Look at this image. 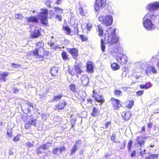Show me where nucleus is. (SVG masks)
Returning a JSON list of instances; mask_svg holds the SVG:
<instances>
[{
    "label": "nucleus",
    "instance_id": "30",
    "mask_svg": "<svg viewBox=\"0 0 159 159\" xmlns=\"http://www.w3.org/2000/svg\"><path fill=\"white\" fill-rule=\"evenodd\" d=\"M158 157L157 154H150L146 157L145 159H156Z\"/></svg>",
    "mask_w": 159,
    "mask_h": 159
},
{
    "label": "nucleus",
    "instance_id": "43",
    "mask_svg": "<svg viewBox=\"0 0 159 159\" xmlns=\"http://www.w3.org/2000/svg\"><path fill=\"white\" fill-rule=\"evenodd\" d=\"M59 152L60 154L62 153V152L63 151H65L66 150V148L64 146H61L60 148H59Z\"/></svg>",
    "mask_w": 159,
    "mask_h": 159
},
{
    "label": "nucleus",
    "instance_id": "63",
    "mask_svg": "<svg viewBox=\"0 0 159 159\" xmlns=\"http://www.w3.org/2000/svg\"><path fill=\"white\" fill-rule=\"evenodd\" d=\"M84 149H81L80 151V154L82 155L84 152Z\"/></svg>",
    "mask_w": 159,
    "mask_h": 159
},
{
    "label": "nucleus",
    "instance_id": "54",
    "mask_svg": "<svg viewBox=\"0 0 159 159\" xmlns=\"http://www.w3.org/2000/svg\"><path fill=\"white\" fill-rule=\"evenodd\" d=\"M125 143H123L121 144L120 146V149H124L125 146Z\"/></svg>",
    "mask_w": 159,
    "mask_h": 159
},
{
    "label": "nucleus",
    "instance_id": "6",
    "mask_svg": "<svg viewBox=\"0 0 159 159\" xmlns=\"http://www.w3.org/2000/svg\"><path fill=\"white\" fill-rule=\"evenodd\" d=\"M106 3V0H96L95 5V9L97 11L100 8L104 7Z\"/></svg>",
    "mask_w": 159,
    "mask_h": 159
},
{
    "label": "nucleus",
    "instance_id": "5",
    "mask_svg": "<svg viewBox=\"0 0 159 159\" xmlns=\"http://www.w3.org/2000/svg\"><path fill=\"white\" fill-rule=\"evenodd\" d=\"M116 59L118 62L120 63L121 65L126 64L128 61L127 56L121 53L118 54Z\"/></svg>",
    "mask_w": 159,
    "mask_h": 159
},
{
    "label": "nucleus",
    "instance_id": "29",
    "mask_svg": "<svg viewBox=\"0 0 159 159\" xmlns=\"http://www.w3.org/2000/svg\"><path fill=\"white\" fill-rule=\"evenodd\" d=\"M138 154L141 156H143L146 153L145 149L143 148H140L138 152Z\"/></svg>",
    "mask_w": 159,
    "mask_h": 159
},
{
    "label": "nucleus",
    "instance_id": "59",
    "mask_svg": "<svg viewBox=\"0 0 159 159\" xmlns=\"http://www.w3.org/2000/svg\"><path fill=\"white\" fill-rule=\"evenodd\" d=\"M68 72L70 74L72 75H75V73L74 72H73L70 69H69L68 70Z\"/></svg>",
    "mask_w": 159,
    "mask_h": 159
},
{
    "label": "nucleus",
    "instance_id": "36",
    "mask_svg": "<svg viewBox=\"0 0 159 159\" xmlns=\"http://www.w3.org/2000/svg\"><path fill=\"white\" fill-rule=\"evenodd\" d=\"M114 94L117 96H119L122 95V92L118 90H115L114 91Z\"/></svg>",
    "mask_w": 159,
    "mask_h": 159
},
{
    "label": "nucleus",
    "instance_id": "41",
    "mask_svg": "<svg viewBox=\"0 0 159 159\" xmlns=\"http://www.w3.org/2000/svg\"><path fill=\"white\" fill-rule=\"evenodd\" d=\"M62 97V95H60L54 96L53 100V101H57L60 100Z\"/></svg>",
    "mask_w": 159,
    "mask_h": 159
},
{
    "label": "nucleus",
    "instance_id": "1",
    "mask_svg": "<svg viewBox=\"0 0 159 159\" xmlns=\"http://www.w3.org/2000/svg\"><path fill=\"white\" fill-rule=\"evenodd\" d=\"M116 29L111 27L107 29L104 36V39H102L101 40V48L102 52L105 51V44L107 43L112 45L118 42L119 39L116 35Z\"/></svg>",
    "mask_w": 159,
    "mask_h": 159
},
{
    "label": "nucleus",
    "instance_id": "64",
    "mask_svg": "<svg viewBox=\"0 0 159 159\" xmlns=\"http://www.w3.org/2000/svg\"><path fill=\"white\" fill-rule=\"evenodd\" d=\"M145 126H142V128H141V132L142 133H143V132L145 131Z\"/></svg>",
    "mask_w": 159,
    "mask_h": 159
},
{
    "label": "nucleus",
    "instance_id": "23",
    "mask_svg": "<svg viewBox=\"0 0 159 159\" xmlns=\"http://www.w3.org/2000/svg\"><path fill=\"white\" fill-rule=\"evenodd\" d=\"M59 68L57 67H53L51 70V73L54 76H56L57 74Z\"/></svg>",
    "mask_w": 159,
    "mask_h": 159
},
{
    "label": "nucleus",
    "instance_id": "37",
    "mask_svg": "<svg viewBox=\"0 0 159 159\" xmlns=\"http://www.w3.org/2000/svg\"><path fill=\"white\" fill-rule=\"evenodd\" d=\"M61 56L62 58L64 60H68V57L66 54V52L65 51H63L61 53Z\"/></svg>",
    "mask_w": 159,
    "mask_h": 159
},
{
    "label": "nucleus",
    "instance_id": "35",
    "mask_svg": "<svg viewBox=\"0 0 159 159\" xmlns=\"http://www.w3.org/2000/svg\"><path fill=\"white\" fill-rule=\"evenodd\" d=\"M54 10L55 11L60 14H62L63 13V9L59 7H54Z\"/></svg>",
    "mask_w": 159,
    "mask_h": 159
},
{
    "label": "nucleus",
    "instance_id": "42",
    "mask_svg": "<svg viewBox=\"0 0 159 159\" xmlns=\"http://www.w3.org/2000/svg\"><path fill=\"white\" fill-rule=\"evenodd\" d=\"M34 141H33V143H32L31 142H28L26 143V146H28L29 147H31L32 146H34Z\"/></svg>",
    "mask_w": 159,
    "mask_h": 159
},
{
    "label": "nucleus",
    "instance_id": "55",
    "mask_svg": "<svg viewBox=\"0 0 159 159\" xmlns=\"http://www.w3.org/2000/svg\"><path fill=\"white\" fill-rule=\"evenodd\" d=\"M143 93V91H139L137 92V94L138 96L141 95Z\"/></svg>",
    "mask_w": 159,
    "mask_h": 159
},
{
    "label": "nucleus",
    "instance_id": "44",
    "mask_svg": "<svg viewBox=\"0 0 159 159\" xmlns=\"http://www.w3.org/2000/svg\"><path fill=\"white\" fill-rule=\"evenodd\" d=\"M53 45H54V43H50V46L51 48V49H56L58 48V46H55V45L53 46Z\"/></svg>",
    "mask_w": 159,
    "mask_h": 159
},
{
    "label": "nucleus",
    "instance_id": "33",
    "mask_svg": "<svg viewBox=\"0 0 159 159\" xmlns=\"http://www.w3.org/2000/svg\"><path fill=\"white\" fill-rule=\"evenodd\" d=\"M99 113L98 110L96 108H94L93 110V112L92 113V115L94 116H97Z\"/></svg>",
    "mask_w": 159,
    "mask_h": 159
},
{
    "label": "nucleus",
    "instance_id": "61",
    "mask_svg": "<svg viewBox=\"0 0 159 159\" xmlns=\"http://www.w3.org/2000/svg\"><path fill=\"white\" fill-rule=\"evenodd\" d=\"M152 125V124L151 122L149 123L148 124V126L149 128H151Z\"/></svg>",
    "mask_w": 159,
    "mask_h": 159
},
{
    "label": "nucleus",
    "instance_id": "9",
    "mask_svg": "<svg viewBox=\"0 0 159 159\" xmlns=\"http://www.w3.org/2000/svg\"><path fill=\"white\" fill-rule=\"evenodd\" d=\"M51 146V143L49 142L40 145L36 150L37 154L39 155L42 153L44 149L49 148Z\"/></svg>",
    "mask_w": 159,
    "mask_h": 159
},
{
    "label": "nucleus",
    "instance_id": "51",
    "mask_svg": "<svg viewBox=\"0 0 159 159\" xmlns=\"http://www.w3.org/2000/svg\"><path fill=\"white\" fill-rule=\"evenodd\" d=\"M33 53L34 56H39L38 53V49H35L33 51Z\"/></svg>",
    "mask_w": 159,
    "mask_h": 159
},
{
    "label": "nucleus",
    "instance_id": "57",
    "mask_svg": "<svg viewBox=\"0 0 159 159\" xmlns=\"http://www.w3.org/2000/svg\"><path fill=\"white\" fill-rule=\"evenodd\" d=\"M56 18L60 21L61 20L62 17L60 15H57L56 16Z\"/></svg>",
    "mask_w": 159,
    "mask_h": 159
},
{
    "label": "nucleus",
    "instance_id": "46",
    "mask_svg": "<svg viewBox=\"0 0 159 159\" xmlns=\"http://www.w3.org/2000/svg\"><path fill=\"white\" fill-rule=\"evenodd\" d=\"M44 44L42 42H39L37 44V46L39 48H43V46Z\"/></svg>",
    "mask_w": 159,
    "mask_h": 159
},
{
    "label": "nucleus",
    "instance_id": "21",
    "mask_svg": "<svg viewBox=\"0 0 159 159\" xmlns=\"http://www.w3.org/2000/svg\"><path fill=\"white\" fill-rule=\"evenodd\" d=\"M25 18L28 22H33L36 23L38 22V20L36 17L30 16L29 17H26Z\"/></svg>",
    "mask_w": 159,
    "mask_h": 159
},
{
    "label": "nucleus",
    "instance_id": "7",
    "mask_svg": "<svg viewBox=\"0 0 159 159\" xmlns=\"http://www.w3.org/2000/svg\"><path fill=\"white\" fill-rule=\"evenodd\" d=\"M147 9L150 11H154L159 9V2H155L148 4Z\"/></svg>",
    "mask_w": 159,
    "mask_h": 159
},
{
    "label": "nucleus",
    "instance_id": "17",
    "mask_svg": "<svg viewBox=\"0 0 159 159\" xmlns=\"http://www.w3.org/2000/svg\"><path fill=\"white\" fill-rule=\"evenodd\" d=\"M81 83L84 86L87 85L89 83V79L86 75H83L81 78Z\"/></svg>",
    "mask_w": 159,
    "mask_h": 159
},
{
    "label": "nucleus",
    "instance_id": "25",
    "mask_svg": "<svg viewBox=\"0 0 159 159\" xmlns=\"http://www.w3.org/2000/svg\"><path fill=\"white\" fill-rule=\"evenodd\" d=\"M79 11L80 14L82 16H84L87 12L84 7H83L82 6H80L79 9Z\"/></svg>",
    "mask_w": 159,
    "mask_h": 159
},
{
    "label": "nucleus",
    "instance_id": "15",
    "mask_svg": "<svg viewBox=\"0 0 159 159\" xmlns=\"http://www.w3.org/2000/svg\"><path fill=\"white\" fill-rule=\"evenodd\" d=\"M114 108L117 110L121 106V104L120 100L118 99L113 98L111 99Z\"/></svg>",
    "mask_w": 159,
    "mask_h": 159
},
{
    "label": "nucleus",
    "instance_id": "2",
    "mask_svg": "<svg viewBox=\"0 0 159 159\" xmlns=\"http://www.w3.org/2000/svg\"><path fill=\"white\" fill-rule=\"evenodd\" d=\"M157 20V15L149 12H148L144 16L143 23L144 27L147 30H153L155 26L153 24Z\"/></svg>",
    "mask_w": 159,
    "mask_h": 159
},
{
    "label": "nucleus",
    "instance_id": "14",
    "mask_svg": "<svg viewBox=\"0 0 159 159\" xmlns=\"http://www.w3.org/2000/svg\"><path fill=\"white\" fill-rule=\"evenodd\" d=\"M68 51L72 55L73 57L76 59L78 56V49L76 48H69Z\"/></svg>",
    "mask_w": 159,
    "mask_h": 159
},
{
    "label": "nucleus",
    "instance_id": "13",
    "mask_svg": "<svg viewBox=\"0 0 159 159\" xmlns=\"http://www.w3.org/2000/svg\"><path fill=\"white\" fill-rule=\"evenodd\" d=\"M151 72L153 74H156L157 73V71L154 66H153L148 65L145 70L146 74L147 75H148Z\"/></svg>",
    "mask_w": 159,
    "mask_h": 159
},
{
    "label": "nucleus",
    "instance_id": "16",
    "mask_svg": "<svg viewBox=\"0 0 159 159\" xmlns=\"http://www.w3.org/2000/svg\"><path fill=\"white\" fill-rule=\"evenodd\" d=\"M87 70L88 72H93V63L91 61H88L86 64Z\"/></svg>",
    "mask_w": 159,
    "mask_h": 159
},
{
    "label": "nucleus",
    "instance_id": "52",
    "mask_svg": "<svg viewBox=\"0 0 159 159\" xmlns=\"http://www.w3.org/2000/svg\"><path fill=\"white\" fill-rule=\"evenodd\" d=\"M92 27V25L90 24L89 23L87 24V28L88 29V30H89Z\"/></svg>",
    "mask_w": 159,
    "mask_h": 159
},
{
    "label": "nucleus",
    "instance_id": "12",
    "mask_svg": "<svg viewBox=\"0 0 159 159\" xmlns=\"http://www.w3.org/2000/svg\"><path fill=\"white\" fill-rule=\"evenodd\" d=\"M82 143L81 141L79 140L76 142L73 146L72 147L70 150V154L71 155L74 154L78 149L79 147L80 146Z\"/></svg>",
    "mask_w": 159,
    "mask_h": 159
},
{
    "label": "nucleus",
    "instance_id": "39",
    "mask_svg": "<svg viewBox=\"0 0 159 159\" xmlns=\"http://www.w3.org/2000/svg\"><path fill=\"white\" fill-rule=\"evenodd\" d=\"M59 151V148L56 147L53 149L52 153L54 155H57V152Z\"/></svg>",
    "mask_w": 159,
    "mask_h": 159
},
{
    "label": "nucleus",
    "instance_id": "58",
    "mask_svg": "<svg viewBox=\"0 0 159 159\" xmlns=\"http://www.w3.org/2000/svg\"><path fill=\"white\" fill-rule=\"evenodd\" d=\"M12 150H13L12 149H10L9 150V155H12L13 154V152Z\"/></svg>",
    "mask_w": 159,
    "mask_h": 159
},
{
    "label": "nucleus",
    "instance_id": "3",
    "mask_svg": "<svg viewBox=\"0 0 159 159\" xmlns=\"http://www.w3.org/2000/svg\"><path fill=\"white\" fill-rule=\"evenodd\" d=\"M99 20L102 24L106 26L110 25L113 22V18L110 15L100 16L99 17Z\"/></svg>",
    "mask_w": 159,
    "mask_h": 159
},
{
    "label": "nucleus",
    "instance_id": "47",
    "mask_svg": "<svg viewBox=\"0 0 159 159\" xmlns=\"http://www.w3.org/2000/svg\"><path fill=\"white\" fill-rule=\"evenodd\" d=\"M35 121L36 120H32L31 121H29V123L30 124V125H34V126H35Z\"/></svg>",
    "mask_w": 159,
    "mask_h": 159
},
{
    "label": "nucleus",
    "instance_id": "19",
    "mask_svg": "<svg viewBox=\"0 0 159 159\" xmlns=\"http://www.w3.org/2000/svg\"><path fill=\"white\" fill-rule=\"evenodd\" d=\"M151 61L153 63L155 62L157 63V65L158 68L159 69V53L158 55L153 56L151 60Z\"/></svg>",
    "mask_w": 159,
    "mask_h": 159
},
{
    "label": "nucleus",
    "instance_id": "28",
    "mask_svg": "<svg viewBox=\"0 0 159 159\" xmlns=\"http://www.w3.org/2000/svg\"><path fill=\"white\" fill-rule=\"evenodd\" d=\"M98 35L100 36H102L103 34V29L101 25H98Z\"/></svg>",
    "mask_w": 159,
    "mask_h": 159
},
{
    "label": "nucleus",
    "instance_id": "45",
    "mask_svg": "<svg viewBox=\"0 0 159 159\" xmlns=\"http://www.w3.org/2000/svg\"><path fill=\"white\" fill-rule=\"evenodd\" d=\"M133 142L132 141H130L128 143V150L129 151H130L131 149V148L132 144Z\"/></svg>",
    "mask_w": 159,
    "mask_h": 159
},
{
    "label": "nucleus",
    "instance_id": "38",
    "mask_svg": "<svg viewBox=\"0 0 159 159\" xmlns=\"http://www.w3.org/2000/svg\"><path fill=\"white\" fill-rule=\"evenodd\" d=\"M134 104V101L133 100L129 101L128 105L126 106L127 108L129 109L131 108Z\"/></svg>",
    "mask_w": 159,
    "mask_h": 159
},
{
    "label": "nucleus",
    "instance_id": "53",
    "mask_svg": "<svg viewBox=\"0 0 159 159\" xmlns=\"http://www.w3.org/2000/svg\"><path fill=\"white\" fill-rule=\"evenodd\" d=\"M116 138V134H113L111 137V141H114Z\"/></svg>",
    "mask_w": 159,
    "mask_h": 159
},
{
    "label": "nucleus",
    "instance_id": "10",
    "mask_svg": "<svg viewBox=\"0 0 159 159\" xmlns=\"http://www.w3.org/2000/svg\"><path fill=\"white\" fill-rule=\"evenodd\" d=\"M146 140V137L144 136H139L136 139V145H139L140 147L144 145Z\"/></svg>",
    "mask_w": 159,
    "mask_h": 159
},
{
    "label": "nucleus",
    "instance_id": "24",
    "mask_svg": "<svg viewBox=\"0 0 159 159\" xmlns=\"http://www.w3.org/2000/svg\"><path fill=\"white\" fill-rule=\"evenodd\" d=\"M9 73L7 72H4L2 74H0V80L3 81H6V77L8 76Z\"/></svg>",
    "mask_w": 159,
    "mask_h": 159
},
{
    "label": "nucleus",
    "instance_id": "27",
    "mask_svg": "<svg viewBox=\"0 0 159 159\" xmlns=\"http://www.w3.org/2000/svg\"><path fill=\"white\" fill-rule=\"evenodd\" d=\"M111 67L114 70H116L120 69V66L116 63H114L111 65Z\"/></svg>",
    "mask_w": 159,
    "mask_h": 159
},
{
    "label": "nucleus",
    "instance_id": "40",
    "mask_svg": "<svg viewBox=\"0 0 159 159\" xmlns=\"http://www.w3.org/2000/svg\"><path fill=\"white\" fill-rule=\"evenodd\" d=\"M15 18L19 20H22L23 18V16L21 14H17L15 15Z\"/></svg>",
    "mask_w": 159,
    "mask_h": 159
},
{
    "label": "nucleus",
    "instance_id": "48",
    "mask_svg": "<svg viewBox=\"0 0 159 159\" xmlns=\"http://www.w3.org/2000/svg\"><path fill=\"white\" fill-rule=\"evenodd\" d=\"M80 37L81 38L82 40L83 41H86L87 40V39L86 37H85L83 35H80Z\"/></svg>",
    "mask_w": 159,
    "mask_h": 159
},
{
    "label": "nucleus",
    "instance_id": "22",
    "mask_svg": "<svg viewBox=\"0 0 159 159\" xmlns=\"http://www.w3.org/2000/svg\"><path fill=\"white\" fill-rule=\"evenodd\" d=\"M75 73L77 74H80L82 72V70L81 69L80 67L81 66L80 64L75 65L74 66Z\"/></svg>",
    "mask_w": 159,
    "mask_h": 159
},
{
    "label": "nucleus",
    "instance_id": "31",
    "mask_svg": "<svg viewBox=\"0 0 159 159\" xmlns=\"http://www.w3.org/2000/svg\"><path fill=\"white\" fill-rule=\"evenodd\" d=\"M70 89L71 91L73 92H75L77 90L76 88L75 84H71L69 86Z\"/></svg>",
    "mask_w": 159,
    "mask_h": 159
},
{
    "label": "nucleus",
    "instance_id": "60",
    "mask_svg": "<svg viewBox=\"0 0 159 159\" xmlns=\"http://www.w3.org/2000/svg\"><path fill=\"white\" fill-rule=\"evenodd\" d=\"M111 124V122L110 121L107 122V123L105 124V126L106 128H107Z\"/></svg>",
    "mask_w": 159,
    "mask_h": 159
},
{
    "label": "nucleus",
    "instance_id": "26",
    "mask_svg": "<svg viewBox=\"0 0 159 159\" xmlns=\"http://www.w3.org/2000/svg\"><path fill=\"white\" fill-rule=\"evenodd\" d=\"M40 33L39 30H35L34 32L31 34L32 37L34 38L38 37Z\"/></svg>",
    "mask_w": 159,
    "mask_h": 159
},
{
    "label": "nucleus",
    "instance_id": "34",
    "mask_svg": "<svg viewBox=\"0 0 159 159\" xmlns=\"http://www.w3.org/2000/svg\"><path fill=\"white\" fill-rule=\"evenodd\" d=\"M63 29L66 31V33L68 35L71 32V30L68 26H64Z\"/></svg>",
    "mask_w": 159,
    "mask_h": 159
},
{
    "label": "nucleus",
    "instance_id": "32",
    "mask_svg": "<svg viewBox=\"0 0 159 159\" xmlns=\"http://www.w3.org/2000/svg\"><path fill=\"white\" fill-rule=\"evenodd\" d=\"M151 86V84L150 83H147L145 85H140V88L142 89H147L150 88Z\"/></svg>",
    "mask_w": 159,
    "mask_h": 159
},
{
    "label": "nucleus",
    "instance_id": "20",
    "mask_svg": "<svg viewBox=\"0 0 159 159\" xmlns=\"http://www.w3.org/2000/svg\"><path fill=\"white\" fill-rule=\"evenodd\" d=\"M66 105V102L63 100H61L58 105L57 106V108L59 109H63Z\"/></svg>",
    "mask_w": 159,
    "mask_h": 159
},
{
    "label": "nucleus",
    "instance_id": "11",
    "mask_svg": "<svg viewBox=\"0 0 159 159\" xmlns=\"http://www.w3.org/2000/svg\"><path fill=\"white\" fill-rule=\"evenodd\" d=\"M93 97L94 98L95 100L97 102L100 103V105L102 104L104 102L103 97L102 95H99L94 90L93 91Z\"/></svg>",
    "mask_w": 159,
    "mask_h": 159
},
{
    "label": "nucleus",
    "instance_id": "4",
    "mask_svg": "<svg viewBox=\"0 0 159 159\" xmlns=\"http://www.w3.org/2000/svg\"><path fill=\"white\" fill-rule=\"evenodd\" d=\"M48 13V10L46 9H43L42 10L39 16L41 23L44 25H46L47 23Z\"/></svg>",
    "mask_w": 159,
    "mask_h": 159
},
{
    "label": "nucleus",
    "instance_id": "50",
    "mask_svg": "<svg viewBox=\"0 0 159 159\" xmlns=\"http://www.w3.org/2000/svg\"><path fill=\"white\" fill-rule=\"evenodd\" d=\"M136 154V152L135 150H133L132 151V152L131 153V157H134Z\"/></svg>",
    "mask_w": 159,
    "mask_h": 159
},
{
    "label": "nucleus",
    "instance_id": "8",
    "mask_svg": "<svg viewBox=\"0 0 159 159\" xmlns=\"http://www.w3.org/2000/svg\"><path fill=\"white\" fill-rule=\"evenodd\" d=\"M121 50L120 47L116 46L114 47H111L109 49L108 52L113 56H116L120 53Z\"/></svg>",
    "mask_w": 159,
    "mask_h": 159
},
{
    "label": "nucleus",
    "instance_id": "18",
    "mask_svg": "<svg viewBox=\"0 0 159 159\" xmlns=\"http://www.w3.org/2000/svg\"><path fill=\"white\" fill-rule=\"evenodd\" d=\"M121 115L124 120H128L130 118L131 115L130 112L128 111L123 112Z\"/></svg>",
    "mask_w": 159,
    "mask_h": 159
},
{
    "label": "nucleus",
    "instance_id": "49",
    "mask_svg": "<svg viewBox=\"0 0 159 159\" xmlns=\"http://www.w3.org/2000/svg\"><path fill=\"white\" fill-rule=\"evenodd\" d=\"M30 124L29 122L25 124V128L26 129H28L30 128Z\"/></svg>",
    "mask_w": 159,
    "mask_h": 159
},
{
    "label": "nucleus",
    "instance_id": "56",
    "mask_svg": "<svg viewBox=\"0 0 159 159\" xmlns=\"http://www.w3.org/2000/svg\"><path fill=\"white\" fill-rule=\"evenodd\" d=\"M11 65H13L14 66V67L15 68H18V67H19L20 66V65H19V64H15L14 63H11Z\"/></svg>",
    "mask_w": 159,
    "mask_h": 159
},
{
    "label": "nucleus",
    "instance_id": "62",
    "mask_svg": "<svg viewBox=\"0 0 159 159\" xmlns=\"http://www.w3.org/2000/svg\"><path fill=\"white\" fill-rule=\"evenodd\" d=\"M19 139V137L18 136H15L14 139H13V141H17Z\"/></svg>",
    "mask_w": 159,
    "mask_h": 159
}]
</instances>
